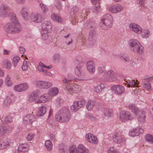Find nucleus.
I'll return each instance as SVG.
<instances>
[{
	"label": "nucleus",
	"instance_id": "nucleus-1",
	"mask_svg": "<svg viewBox=\"0 0 153 153\" xmlns=\"http://www.w3.org/2000/svg\"><path fill=\"white\" fill-rule=\"evenodd\" d=\"M10 16V21L5 23L3 26L4 31L7 33L17 34L22 30L21 24L14 13L10 11L9 7L5 4L0 5V17Z\"/></svg>",
	"mask_w": 153,
	"mask_h": 153
},
{
	"label": "nucleus",
	"instance_id": "nucleus-2",
	"mask_svg": "<svg viewBox=\"0 0 153 153\" xmlns=\"http://www.w3.org/2000/svg\"><path fill=\"white\" fill-rule=\"evenodd\" d=\"M56 120L61 123H66L71 118L69 107L65 106L62 108L56 113L55 117Z\"/></svg>",
	"mask_w": 153,
	"mask_h": 153
},
{
	"label": "nucleus",
	"instance_id": "nucleus-3",
	"mask_svg": "<svg viewBox=\"0 0 153 153\" xmlns=\"http://www.w3.org/2000/svg\"><path fill=\"white\" fill-rule=\"evenodd\" d=\"M85 27L90 30L89 32L88 40L89 44L93 45L96 43V40L95 36V30L96 29V24L92 20H88L85 25Z\"/></svg>",
	"mask_w": 153,
	"mask_h": 153
},
{
	"label": "nucleus",
	"instance_id": "nucleus-4",
	"mask_svg": "<svg viewBox=\"0 0 153 153\" xmlns=\"http://www.w3.org/2000/svg\"><path fill=\"white\" fill-rule=\"evenodd\" d=\"M113 20V17L110 14L104 15L100 23V27L105 30L111 28L112 25Z\"/></svg>",
	"mask_w": 153,
	"mask_h": 153
},
{
	"label": "nucleus",
	"instance_id": "nucleus-5",
	"mask_svg": "<svg viewBox=\"0 0 153 153\" xmlns=\"http://www.w3.org/2000/svg\"><path fill=\"white\" fill-rule=\"evenodd\" d=\"M129 46L131 50L135 53L142 54L144 52L143 46L137 40L132 39L129 42Z\"/></svg>",
	"mask_w": 153,
	"mask_h": 153
},
{
	"label": "nucleus",
	"instance_id": "nucleus-6",
	"mask_svg": "<svg viewBox=\"0 0 153 153\" xmlns=\"http://www.w3.org/2000/svg\"><path fill=\"white\" fill-rule=\"evenodd\" d=\"M129 108L132 111L135 115H137L138 113H140V115L137 120L138 123L140 124H143L145 122L146 120V115L145 114V112L143 111L140 112L137 108L135 106L134 104H130L129 105Z\"/></svg>",
	"mask_w": 153,
	"mask_h": 153
},
{
	"label": "nucleus",
	"instance_id": "nucleus-7",
	"mask_svg": "<svg viewBox=\"0 0 153 153\" xmlns=\"http://www.w3.org/2000/svg\"><path fill=\"white\" fill-rule=\"evenodd\" d=\"M36 116L32 114H28L23 118V123L26 124L37 123Z\"/></svg>",
	"mask_w": 153,
	"mask_h": 153
},
{
	"label": "nucleus",
	"instance_id": "nucleus-8",
	"mask_svg": "<svg viewBox=\"0 0 153 153\" xmlns=\"http://www.w3.org/2000/svg\"><path fill=\"white\" fill-rule=\"evenodd\" d=\"M86 102V101L84 100L74 102L73 105L71 106V111H76L79 108L83 107L85 104Z\"/></svg>",
	"mask_w": 153,
	"mask_h": 153
},
{
	"label": "nucleus",
	"instance_id": "nucleus-9",
	"mask_svg": "<svg viewBox=\"0 0 153 153\" xmlns=\"http://www.w3.org/2000/svg\"><path fill=\"white\" fill-rule=\"evenodd\" d=\"M114 141L118 144L124 143L126 141V139L122 133L120 132H117L113 136Z\"/></svg>",
	"mask_w": 153,
	"mask_h": 153
},
{
	"label": "nucleus",
	"instance_id": "nucleus-10",
	"mask_svg": "<svg viewBox=\"0 0 153 153\" xmlns=\"http://www.w3.org/2000/svg\"><path fill=\"white\" fill-rule=\"evenodd\" d=\"M134 119L133 116L128 111L123 112L120 114V120L123 122H125L128 120L131 121Z\"/></svg>",
	"mask_w": 153,
	"mask_h": 153
},
{
	"label": "nucleus",
	"instance_id": "nucleus-11",
	"mask_svg": "<svg viewBox=\"0 0 153 153\" xmlns=\"http://www.w3.org/2000/svg\"><path fill=\"white\" fill-rule=\"evenodd\" d=\"M63 87L64 90L70 93H77L78 91H77L78 86L77 85L71 86L70 84H66L63 85Z\"/></svg>",
	"mask_w": 153,
	"mask_h": 153
},
{
	"label": "nucleus",
	"instance_id": "nucleus-12",
	"mask_svg": "<svg viewBox=\"0 0 153 153\" xmlns=\"http://www.w3.org/2000/svg\"><path fill=\"white\" fill-rule=\"evenodd\" d=\"M144 131V129L140 127H137L135 128L131 129L129 132V135L132 137L138 136L140 134H143Z\"/></svg>",
	"mask_w": 153,
	"mask_h": 153
},
{
	"label": "nucleus",
	"instance_id": "nucleus-13",
	"mask_svg": "<svg viewBox=\"0 0 153 153\" xmlns=\"http://www.w3.org/2000/svg\"><path fill=\"white\" fill-rule=\"evenodd\" d=\"M36 84L39 88L43 89H48L52 85V83L50 82L43 81H37Z\"/></svg>",
	"mask_w": 153,
	"mask_h": 153
},
{
	"label": "nucleus",
	"instance_id": "nucleus-14",
	"mask_svg": "<svg viewBox=\"0 0 153 153\" xmlns=\"http://www.w3.org/2000/svg\"><path fill=\"white\" fill-rule=\"evenodd\" d=\"M116 76L117 74L113 70H109L107 72L106 76L105 77V79L106 81H115L116 80Z\"/></svg>",
	"mask_w": 153,
	"mask_h": 153
},
{
	"label": "nucleus",
	"instance_id": "nucleus-15",
	"mask_svg": "<svg viewBox=\"0 0 153 153\" xmlns=\"http://www.w3.org/2000/svg\"><path fill=\"white\" fill-rule=\"evenodd\" d=\"M111 89L114 91V92L117 95H120L124 93L125 91V88L122 85H115L111 87Z\"/></svg>",
	"mask_w": 153,
	"mask_h": 153
},
{
	"label": "nucleus",
	"instance_id": "nucleus-16",
	"mask_svg": "<svg viewBox=\"0 0 153 153\" xmlns=\"http://www.w3.org/2000/svg\"><path fill=\"white\" fill-rule=\"evenodd\" d=\"M29 146L27 143L20 144L18 146L17 149L14 151V153L20 152H25L27 151L29 149Z\"/></svg>",
	"mask_w": 153,
	"mask_h": 153
},
{
	"label": "nucleus",
	"instance_id": "nucleus-17",
	"mask_svg": "<svg viewBox=\"0 0 153 153\" xmlns=\"http://www.w3.org/2000/svg\"><path fill=\"white\" fill-rule=\"evenodd\" d=\"M30 18L32 21L36 23L40 22L43 20L42 15L39 13H32L30 16Z\"/></svg>",
	"mask_w": 153,
	"mask_h": 153
},
{
	"label": "nucleus",
	"instance_id": "nucleus-18",
	"mask_svg": "<svg viewBox=\"0 0 153 153\" xmlns=\"http://www.w3.org/2000/svg\"><path fill=\"white\" fill-rule=\"evenodd\" d=\"M152 77L148 76H145L144 78L145 81L143 82V85L144 88L148 91H151L152 89L151 84L150 81Z\"/></svg>",
	"mask_w": 153,
	"mask_h": 153
},
{
	"label": "nucleus",
	"instance_id": "nucleus-19",
	"mask_svg": "<svg viewBox=\"0 0 153 153\" xmlns=\"http://www.w3.org/2000/svg\"><path fill=\"white\" fill-rule=\"evenodd\" d=\"M85 139L87 140L91 143L96 144L98 143L97 137L91 133H88L86 134Z\"/></svg>",
	"mask_w": 153,
	"mask_h": 153
},
{
	"label": "nucleus",
	"instance_id": "nucleus-20",
	"mask_svg": "<svg viewBox=\"0 0 153 153\" xmlns=\"http://www.w3.org/2000/svg\"><path fill=\"white\" fill-rule=\"evenodd\" d=\"M123 8V7L121 5L118 4L115 5L111 6L109 10L110 11L113 13H117L122 11Z\"/></svg>",
	"mask_w": 153,
	"mask_h": 153
},
{
	"label": "nucleus",
	"instance_id": "nucleus-21",
	"mask_svg": "<svg viewBox=\"0 0 153 153\" xmlns=\"http://www.w3.org/2000/svg\"><path fill=\"white\" fill-rule=\"evenodd\" d=\"M42 30L48 32L51 29L52 25L51 22L49 21L44 22L42 24Z\"/></svg>",
	"mask_w": 153,
	"mask_h": 153
},
{
	"label": "nucleus",
	"instance_id": "nucleus-22",
	"mask_svg": "<svg viewBox=\"0 0 153 153\" xmlns=\"http://www.w3.org/2000/svg\"><path fill=\"white\" fill-rule=\"evenodd\" d=\"M130 29L136 33H140L142 32V29L140 26L135 23H131L130 24Z\"/></svg>",
	"mask_w": 153,
	"mask_h": 153
},
{
	"label": "nucleus",
	"instance_id": "nucleus-23",
	"mask_svg": "<svg viewBox=\"0 0 153 153\" xmlns=\"http://www.w3.org/2000/svg\"><path fill=\"white\" fill-rule=\"evenodd\" d=\"M45 65L42 62H40L39 65L38 66V70L43 72V74L47 76H50L51 75V74L49 72H48L46 70H45L44 68Z\"/></svg>",
	"mask_w": 153,
	"mask_h": 153
},
{
	"label": "nucleus",
	"instance_id": "nucleus-24",
	"mask_svg": "<svg viewBox=\"0 0 153 153\" xmlns=\"http://www.w3.org/2000/svg\"><path fill=\"white\" fill-rule=\"evenodd\" d=\"M49 96L48 94H44L41 95L38 101H35V103H45L49 100Z\"/></svg>",
	"mask_w": 153,
	"mask_h": 153
},
{
	"label": "nucleus",
	"instance_id": "nucleus-25",
	"mask_svg": "<svg viewBox=\"0 0 153 153\" xmlns=\"http://www.w3.org/2000/svg\"><path fill=\"white\" fill-rule=\"evenodd\" d=\"M87 68L88 71L91 73H93L95 71V64L93 61H89L87 62Z\"/></svg>",
	"mask_w": 153,
	"mask_h": 153
},
{
	"label": "nucleus",
	"instance_id": "nucleus-26",
	"mask_svg": "<svg viewBox=\"0 0 153 153\" xmlns=\"http://www.w3.org/2000/svg\"><path fill=\"white\" fill-rule=\"evenodd\" d=\"M20 13L24 19L26 21L27 20L28 17V13L27 8L26 7H23L21 9Z\"/></svg>",
	"mask_w": 153,
	"mask_h": 153
},
{
	"label": "nucleus",
	"instance_id": "nucleus-27",
	"mask_svg": "<svg viewBox=\"0 0 153 153\" xmlns=\"http://www.w3.org/2000/svg\"><path fill=\"white\" fill-rule=\"evenodd\" d=\"M49 34L48 32L42 30V38L44 40H46L48 39L49 42H51L53 40L51 36L49 37Z\"/></svg>",
	"mask_w": 153,
	"mask_h": 153
},
{
	"label": "nucleus",
	"instance_id": "nucleus-28",
	"mask_svg": "<svg viewBox=\"0 0 153 153\" xmlns=\"http://www.w3.org/2000/svg\"><path fill=\"white\" fill-rule=\"evenodd\" d=\"M46 111V108L44 106H42L39 108L37 115L38 117L42 116L45 114Z\"/></svg>",
	"mask_w": 153,
	"mask_h": 153
},
{
	"label": "nucleus",
	"instance_id": "nucleus-29",
	"mask_svg": "<svg viewBox=\"0 0 153 153\" xmlns=\"http://www.w3.org/2000/svg\"><path fill=\"white\" fill-rule=\"evenodd\" d=\"M127 83H128L127 86V87H139L138 85L139 84V82H138L137 80H136V82L134 80L129 81L128 82H127Z\"/></svg>",
	"mask_w": 153,
	"mask_h": 153
},
{
	"label": "nucleus",
	"instance_id": "nucleus-30",
	"mask_svg": "<svg viewBox=\"0 0 153 153\" xmlns=\"http://www.w3.org/2000/svg\"><path fill=\"white\" fill-rule=\"evenodd\" d=\"M59 153H67V147L63 144H61L59 146Z\"/></svg>",
	"mask_w": 153,
	"mask_h": 153
},
{
	"label": "nucleus",
	"instance_id": "nucleus-31",
	"mask_svg": "<svg viewBox=\"0 0 153 153\" xmlns=\"http://www.w3.org/2000/svg\"><path fill=\"white\" fill-rule=\"evenodd\" d=\"M2 65L3 68L8 69H10L11 67V65L10 62L7 59L4 60L2 62Z\"/></svg>",
	"mask_w": 153,
	"mask_h": 153
},
{
	"label": "nucleus",
	"instance_id": "nucleus-32",
	"mask_svg": "<svg viewBox=\"0 0 153 153\" xmlns=\"http://www.w3.org/2000/svg\"><path fill=\"white\" fill-rule=\"evenodd\" d=\"M59 92L58 89L56 87L51 88L48 91L49 95L54 96L57 94Z\"/></svg>",
	"mask_w": 153,
	"mask_h": 153
},
{
	"label": "nucleus",
	"instance_id": "nucleus-33",
	"mask_svg": "<svg viewBox=\"0 0 153 153\" xmlns=\"http://www.w3.org/2000/svg\"><path fill=\"white\" fill-rule=\"evenodd\" d=\"M78 149L80 153H89L88 149L82 144L79 145L78 146Z\"/></svg>",
	"mask_w": 153,
	"mask_h": 153
},
{
	"label": "nucleus",
	"instance_id": "nucleus-34",
	"mask_svg": "<svg viewBox=\"0 0 153 153\" xmlns=\"http://www.w3.org/2000/svg\"><path fill=\"white\" fill-rule=\"evenodd\" d=\"M95 104L94 101L92 100H88L86 107L88 111H91L93 108Z\"/></svg>",
	"mask_w": 153,
	"mask_h": 153
},
{
	"label": "nucleus",
	"instance_id": "nucleus-35",
	"mask_svg": "<svg viewBox=\"0 0 153 153\" xmlns=\"http://www.w3.org/2000/svg\"><path fill=\"white\" fill-rule=\"evenodd\" d=\"M104 85L102 83H100L94 87L93 89V90L95 92H100L102 91V89L104 88Z\"/></svg>",
	"mask_w": 153,
	"mask_h": 153
},
{
	"label": "nucleus",
	"instance_id": "nucleus-36",
	"mask_svg": "<svg viewBox=\"0 0 153 153\" xmlns=\"http://www.w3.org/2000/svg\"><path fill=\"white\" fill-rule=\"evenodd\" d=\"M51 17L52 19L54 21H56L58 22H62V20L61 18L57 15L55 13H53L51 16Z\"/></svg>",
	"mask_w": 153,
	"mask_h": 153
},
{
	"label": "nucleus",
	"instance_id": "nucleus-37",
	"mask_svg": "<svg viewBox=\"0 0 153 153\" xmlns=\"http://www.w3.org/2000/svg\"><path fill=\"white\" fill-rule=\"evenodd\" d=\"M11 102L10 97L9 96L7 97L4 100L3 105L4 107H7L8 106Z\"/></svg>",
	"mask_w": 153,
	"mask_h": 153
},
{
	"label": "nucleus",
	"instance_id": "nucleus-38",
	"mask_svg": "<svg viewBox=\"0 0 153 153\" xmlns=\"http://www.w3.org/2000/svg\"><path fill=\"white\" fill-rule=\"evenodd\" d=\"M45 145L48 150L51 151L52 149L53 145L50 140H46L45 142Z\"/></svg>",
	"mask_w": 153,
	"mask_h": 153
},
{
	"label": "nucleus",
	"instance_id": "nucleus-39",
	"mask_svg": "<svg viewBox=\"0 0 153 153\" xmlns=\"http://www.w3.org/2000/svg\"><path fill=\"white\" fill-rule=\"evenodd\" d=\"M13 115V114H10L9 116L5 117L3 120L4 123H11V122L12 121V115Z\"/></svg>",
	"mask_w": 153,
	"mask_h": 153
},
{
	"label": "nucleus",
	"instance_id": "nucleus-40",
	"mask_svg": "<svg viewBox=\"0 0 153 153\" xmlns=\"http://www.w3.org/2000/svg\"><path fill=\"white\" fill-rule=\"evenodd\" d=\"M146 141L151 144H153V136L148 134L146 135L145 137Z\"/></svg>",
	"mask_w": 153,
	"mask_h": 153
},
{
	"label": "nucleus",
	"instance_id": "nucleus-41",
	"mask_svg": "<svg viewBox=\"0 0 153 153\" xmlns=\"http://www.w3.org/2000/svg\"><path fill=\"white\" fill-rule=\"evenodd\" d=\"M98 73L101 76H103L106 74V71L104 66L99 67L98 68Z\"/></svg>",
	"mask_w": 153,
	"mask_h": 153
},
{
	"label": "nucleus",
	"instance_id": "nucleus-42",
	"mask_svg": "<svg viewBox=\"0 0 153 153\" xmlns=\"http://www.w3.org/2000/svg\"><path fill=\"white\" fill-rule=\"evenodd\" d=\"M141 36L142 37L144 38H148L150 35V32L149 30H144L143 31H142Z\"/></svg>",
	"mask_w": 153,
	"mask_h": 153
},
{
	"label": "nucleus",
	"instance_id": "nucleus-43",
	"mask_svg": "<svg viewBox=\"0 0 153 153\" xmlns=\"http://www.w3.org/2000/svg\"><path fill=\"white\" fill-rule=\"evenodd\" d=\"M112 111L111 109H105L104 110V114L105 117H107L109 118L111 117Z\"/></svg>",
	"mask_w": 153,
	"mask_h": 153
},
{
	"label": "nucleus",
	"instance_id": "nucleus-44",
	"mask_svg": "<svg viewBox=\"0 0 153 153\" xmlns=\"http://www.w3.org/2000/svg\"><path fill=\"white\" fill-rule=\"evenodd\" d=\"M61 56L60 54L58 53H55L52 58V61L54 62H58L60 59Z\"/></svg>",
	"mask_w": 153,
	"mask_h": 153
},
{
	"label": "nucleus",
	"instance_id": "nucleus-45",
	"mask_svg": "<svg viewBox=\"0 0 153 153\" xmlns=\"http://www.w3.org/2000/svg\"><path fill=\"white\" fill-rule=\"evenodd\" d=\"M78 9V7L76 6L74 7L71 9L70 14L73 18L75 17L74 15L77 12Z\"/></svg>",
	"mask_w": 153,
	"mask_h": 153
},
{
	"label": "nucleus",
	"instance_id": "nucleus-46",
	"mask_svg": "<svg viewBox=\"0 0 153 153\" xmlns=\"http://www.w3.org/2000/svg\"><path fill=\"white\" fill-rule=\"evenodd\" d=\"M69 153H79L78 148L74 146H73L69 149Z\"/></svg>",
	"mask_w": 153,
	"mask_h": 153
},
{
	"label": "nucleus",
	"instance_id": "nucleus-47",
	"mask_svg": "<svg viewBox=\"0 0 153 153\" xmlns=\"http://www.w3.org/2000/svg\"><path fill=\"white\" fill-rule=\"evenodd\" d=\"M5 82L6 85L8 86H11L12 85V83L9 75H7L5 78Z\"/></svg>",
	"mask_w": 153,
	"mask_h": 153
},
{
	"label": "nucleus",
	"instance_id": "nucleus-48",
	"mask_svg": "<svg viewBox=\"0 0 153 153\" xmlns=\"http://www.w3.org/2000/svg\"><path fill=\"white\" fill-rule=\"evenodd\" d=\"M75 72L76 74L78 76H80L81 75V68L80 66L76 67L75 69Z\"/></svg>",
	"mask_w": 153,
	"mask_h": 153
},
{
	"label": "nucleus",
	"instance_id": "nucleus-49",
	"mask_svg": "<svg viewBox=\"0 0 153 153\" xmlns=\"http://www.w3.org/2000/svg\"><path fill=\"white\" fill-rule=\"evenodd\" d=\"M39 6L41 9L44 13H45L48 10V8L45 5L40 3L39 4Z\"/></svg>",
	"mask_w": 153,
	"mask_h": 153
},
{
	"label": "nucleus",
	"instance_id": "nucleus-50",
	"mask_svg": "<svg viewBox=\"0 0 153 153\" xmlns=\"http://www.w3.org/2000/svg\"><path fill=\"white\" fill-rule=\"evenodd\" d=\"M20 60V58L19 57L15 56L13 57V63L14 67L16 66V64L19 62Z\"/></svg>",
	"mask_w": 153,
	"mask_h": 153
},
{
	"label": "nucleus",
	"instance_id": "nucleus-51",
	"mask_svg": "<svg viewBox=\"0 0 153 153\" xmlns=\"http://www.w3.org/2000/svg\"><path fill=\"white\" fill-rule=\"evenodd\" d=\"M108 153H120L114 147H110L108 150Z\"/></svg>",
	"mask_w": 153,
	"mask_h": 153
},
{
	"label": "nucleus",
	"instance_id": "nucleus-52",
	"mask_svg": "<svg viewBox=\"0 0 153 153\" xmlns=\"http://www.w3.org/2000/svg\"><path fill=\"white\" fill-rule=\"evenodd\" d=\"M121 60L125 62H130V58L129 57L126 55H123L120 57Z\"/></svg>",
	"mask_w": 153,
	"mask_h": 153
},
{
	"label": "nucleus",
	"instance_id": "nucleus-53",
	"mask_svg": "<svg viewBox=\"0 0 153 153\" xmlns=\"http://www.w3.org/2000/svg\"><path fill=\"white\" fill-rule=\"evenodd\" d=\"M100 11V6L99 5V3L93 7V11L95 13H97Z\"/></svg>",
	"mask_w": 153,
	"mask_h": 153
},
{
	"label": "nucleus",
	"instance_id": "nucleus-54",
	"mask_svg": "<svg viewBox=\"0 0 153 153\" xmlns=\"http://www.w3.org/2000/svg\"><path fill=\"white\" fill-rule=\"evenodd\" d=\"M2 146L3 149H4L7 147L10 144V143L8 140H5L4 141H1Z\"/></svg>",
	"mask_w": 153,
	"mask_h": 153
},
{
	"label": "nucleus",
	"instance_id": "nucleus-55",
	"mask_svg": "<svg viewBox=\"0 0 153 153\" xmlns=\"http://www.w3.org/2000/svg\"><path fill=\"white\" fill-rule=\"evenodd\" d=\"M7 131V128L4 126H1L0 127V134H3L6 133Z\"/></svg>",
	"mask_w": 153,
	"mask_h": 153
},
{
	"label": "nucleus",
	"instance_id": "nucleus-56",
	"mask_svg": "<svg viewBox=\"0 0 153 153\" xmlns=\"http://www.w3.org/2000/svg\"><path fill=\"white\" fill-rule=\"evenodd\" d=\"M20 85L22 89V91L27 90L28 88V85L27 83H23L21 84Z\"/></svg>",
	"mask_w": 153,
	"mask_h": 153
},
{
	"label": "nucleus",
	"instance_id": "nucleus-57",
	"mask_svg": "<svg viewBox=\"0 0 153 153\" xmlns=\"http://www.w3.org/2000/svg\"><path fill=\"white\" fill-rule=\"evenodd\" d=\"M14 90L16 91L20 92L22 91L20 84L15 86L14 87Z\"/></svg>",
	"mask_w": 153,
	"mask_h": 153
},
{
	"label": "nucleus",
	"instance_id": "nucleus-58",
	"mask_svg": "<svg viewBox=\"0 0 153 153\" xmlns=\"http://www.w3.org/2000/svg\"><path fill=\"white\" fill-rule=\"evenodd\" d=\"M86 117L87 118L92 121L95 120H96L95 117L90 113H88L86 114Z\"/></svg>",
	"mask_w": 153,
	"mask_h": 153
},
{
	"label": "nucleus",
	"instance_id": "nucleus-59",
	"mask_svg": "<svg viewBox=\"0 0 153 153\" xmlns=\"http://www.w3.org/2000/svg\"><path fill=\"white\" fill-rule=\"evenodd\" d=\"M34 137V134L33 133L28 134L27 137V139L28 141H31Z\"/></svg>",
	"mask_w": 153,
	"mask_h": 153
},
{
	"label": "nucleus",
	"instance_id": "nucleus-60",
	"mask_svg": "<svg viewBox=\"0 0 153 153\" xmlns=\"http://www.w3.org/2000/svg\"><path fill=\"white\" fill-rule=\"evenodd\" d=\"M56 8L58 10H60L62 9V6L61 2L59 1H57L56 3Z\"/></svg>",
	"mask_w": 153,
	"mask_h": 153
},
{
	"label": "nucleus",
	"instance_id": "nucleus-61",
	"mask_svg": "<svg viewBox=\"0 0 153 153\" xmlns=\"http://www.w3.org/2000/svg\"><path fill=\"white\" fill-rule=\"evenodd\" d=\"M39 93V91L38 90H36L34 91L31 94L32 96H33L35 98L38 97Z\"/></svg>",
	"mask_w": 153,
	"mask_h": 153
},
{
	"label": "nucleus",
	"instance_id": "nucleus-62",
	"mask_svg": "<svg viewBox=\"0 0 153 153\" xmlns=\"http://www.w3.org/2000/svg\"><path fill=\"white\" fill-rule=\"evenodd\" d=\"M27 61L24 62L22 66V69L23 71H25L27 69L28 67V65L27 64Z\"/></svg>",
	"mask_w": 153,
	"mask_h": 153
},
{
	"label": "nucleus",
	"instance_id": "nucleus-63",
	"mask_svg": "<svg viewBox=\"0 0 153 153\" xmlns=\"http://www.w3.org/2000/svg\"><path fill=\"white\" fill-rule=\"evenodd\" d=\"M36 98L35 97L33 96H32V94H31L28 98V100L30 102H32L33 101H38V100H36Z\"/></svg>",
	"mask_w": 153,
	"mask_h": 153
},
{
	"label": "nucleus",
	"instance_id": "nucleus-64",
	"mask_svg": "<svg viewBox=\"0 0 153 153\" xmlns=\"http://www.w3.org/2000/svg\"><path fill=\"white\" fill-rule=\"evenodd\" d=\"M62 81L64 83L66 84H69L68 83L71 82L70 80H69L67 78H63L62 80Z\"/></svg>",
	"mask_w": 153,
	"mask_h": 153
}]
</instances>
